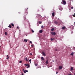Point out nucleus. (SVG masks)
<instances>
[{
	"instance_id": "f257e3e1",
	"label": "nucleus",
	"mask_w": 75,
	"mask_h": 75,
	"mask_svg": "<svg viewBox=\"0 0 75 75\" xmlns=\"http://www.w3.org/2000/svg\"><path fill=\"white\" fill-rule=\"evenodd\" d=\"M61 3L62 4H64V5L67 4V2H66L65 0H62Z\"/></svg>"
},
{
	"instance_id": "f03ea898",
	"label": "nucleus",
	"mask_w": 75,
	"mask_h": 75,
	"mask_svg": "<svg viewBox=\"0 0 75 75\" xmlns=\"http://www.w3.org/2000/svg\"><path fill=\"white\" fill-rule=\"evenodd\" d=\"M59 10H60L62 11L63 9L62 8V7H61V6H59Z\"/></svg>"
},
{
	"instance_id": "7ed1b4c3",
	"label": "nucleus",
	"mask_w": 75,
	"mask_h": 75,
	"mask_svg": "<svg viewBox=\"0 0 75 75\" xmlns=\"http://www.w3.org/2000/svg\"><path fill=\"white\" fill-rule=\"evenodd\" d=\"M23 71L24 72V73H25V74L26 73V72H28V70H24V69H23Z\"/></svg>"
},
{
	"instance_id": "20e7f679",
	"label": "nucleus",
	"mask_w": 75,
	"mask_h": 75,
	"mask_svg": "<svg viewBox=\"0 0 75 75\" xmlns=\"http://www.w3.org/2000/svg\"><path fill=\"white\" fill-rule=\"evenodd\" d=\"M51 34L52 35H56V33L55 32H52L51 33Z\"/></svg>"
},
{
	"instance_id": "39448f33",
	"label": "nucleus",
	"mask_w": 75,
	"mask_h": 75,
	"mask_svg": "<svg viewBox=\"0 0 75 75\" xmlns=\"http://www.w3.org/2000/svg\"><path fill=\"white\" fill-rule=\"evenodd\" d=\"M62 67L61 66H59V70H61V69H62Z\"/></svg>"
},
{
	"instance_id": "423d86ee",
	"label": "nucleus",
	"mask_w": 75,
	"mask_h": 75,
	"mask_svg": "<svg viewBox=\"0 0 75 75\" xmlns=\"http://www.w3.org/2000/svg\"><path fill=\"white\" fill-rule=\"evenodd\" d=\"M42 54L43 55V56H44L45 57L46 56V54L45 53V52H42Z\"/></svg>"
},
{
	"instance_id": "0eeeda50",
	"label": "nucleus",
	"mask_w": 75,
	"mask_h": 75,
	"mask_svg": "<svg viewBox=\"0 0 75 75\" xmlns=\"http://www.w3.org/2000/svg\"><path fill=\"white\" fill-rule=\"evenodd\" d=\"M54 23L55 24H58V23L57 21H54Z\"/></svg>"
},
{
	"instance_id": "6e6552de",
	"label": "nucleus",
	"mask_w": 75,
	"mask_h": 75,
	"mask_svg": "<svg viewBox=\"0 0 75 75\" xmlns=\"http://www.w3.org/2000/svg\"><path fill=\"white\" fill-rule=\"evenodd\" d=\"M46 64H48V60H47L46 61Z\"/></svg>"
},
{
	"instance_id": "1a4fd4ad",
	"label": "nucleus",
	"mask_w": 75,
	"mask_h": 75,
	"mask_svg": "<svg viewBox=\"0 0 75 75\" xmlns=\"http://www.w3.org/2000/svg\"><path fill=\"white\" fill-rule=\"evenodd\" d=\"M41 59L42 61H44V57H42L41 58Z\"/></svg>"
},
{
	"instance_id": "9d476101",
	"label": "nucleus",
	"mask_w": 75,
	"mask_h": 75,
	"mask_svg": "<svg viewBox=\"0 0 75 75\" xmlns=\"http://www.w3.org/2000/svg\"><path fill=\"white\" fill-rule=\"evenodd\" d=\"M55 14V13L53 12L52 13V15L53 17H54V14Z\"/></svg>"
},
{
	"instance_id": "9b49d317",
	"label": "nucleus",
	"mask_w": 75,
	"mask_h": 75,
	"mask_svg": "<svg viewBox=\"0 0 75 75\" xmlns=\"http://www.w3.org/2000/svg\"><path fill=\"white\" fill-rule=\"evenodd\" d=\"M42 30H40L39 31V33H42Z\"/></svg>"
},
{
	"instance_id": "f8f14e48",
	"label": "nucleus",
	"mask_w": 75,
	"mask_h": 75,
	"mask_svg": "<svg viewBox=\"0 0 75 75\" xmlns=\"http://www.w3.org/2000/svg\"><path fill=\"white\" fill-rule=\"evenodd\" d=\"M25 13H26V15L28 14V12H27V9H25Z\"/></svg>"
},
{
	"instance_id": "ddd939ff",
	"label": "nucleus",
	"mask_w": 75,
	"mask_h": 75,
	"mask_svg": "<svg viewBox=\"0 0 75 75\" xmlns=\"http://www.w3.org/2000/svg\"><path fill=\"white\" fill-rule=\"evenodd\" d=\"M27 41H28V40L27 39H24V41L25 42H27Z\"/></svg>"
},
{
	"instance_id": "4468645a",
	"label": "nucleus",
	"mask_w": 75,
	"mask_h": 75,
	"mask_svg": "<svg viewBox=\"0 0 75 75\" xmlns=\"http://www.w3.org/2000/svg\"><path fill=\"white\" fill-rule=\"evenodd\" d=\"M65 28L64 26H63L62 27V30H64V29H65Z\"/></svg>"
},
{
	"instance_id": "2eb2a0df",
	"label": "nucleus",
	"mask_w": 75,
	"mask_h": 75,
	"mask_svg": "<svg viewBox=\"0 0 75 75\" xmlns=\"http://www.w3.org/2000/svg\"><path fill=\"white\" fill-rule=\"evenodd\" d=\"M8 27L9 28H11V25H9L8 26Z\"/></svg>"
},
{
	"instance_id": "dca6fc26",
	"label": "nucleus",
	"mask_w": 75,
	"mask_h": 75,
	"mask_svg": "<svg viewBox=\"0 0 75 75\" xmlns=\"http://www.w3.org/2000/svg\"><path fill=\"white\" fill-rule=\"evenodd\" d=\"M70 4H71V2H73V0H70Z\"/></svg>"
},
{
	"instance_id": "f3484780",
	"label": "nucleus",
	"mask_w": 75,
	"mask_h": 75,
	"mask_svg": "<svg viewBox=\"0 0 75 75\" xmlns=\"http://www.w3.org/2000/svg\"><path fill=\"white\" fill-rule=\"evenodd\" d=\"M11 24L12 26L13 27H14V24H13V23H11Z\"/></svg>"
},
{
	"instance_id": "a211bd4d",
	"label": "nucleus",
	"mask_w": 75,
	"mask_h": 75,
	"mask_svg": "<svg viewBox=\"0 0 75 75\" xmlns=\"http://www.w3.org/2000/svg\"><path fill=\"white\" fill-rule=\"evenodd\" d=\"M74 52H72L71 53V55H74Z\"/></svg>"
},
{
	"instance_id": "6ab92c4d",
	"label": "nucleus",
	"mask_w": 75,
	"mask_h": 75,
	"mask_svg": "<svg viewBox=\"0 0 75 75\" xmlns=\"http://www.w3.org/2000/svg\"><path fill=\"white\" fill-rule=\"evenodd\" d=\"M51 31H54V28H52V29H51Z\"/></svg>"
},
{
	"instance_id": "aec40b11",
	"label": "nucleus",
	"mask_w": 75,
	"mask_h": 75,
	"mask_svg": "<svg viewBox=\"0 0 75 75\" xmlns=\"http://www.w3.org/2000/svg\"><path fill=\"white\" fill-rule=\"evenodd\" d=\"M29 61L30 63H31V59L29 60Z\"/></svg>"
},
{
	"instance_id": "412c9836",
	"label": "nucleus",
	"mask_w": 75,
	"mask_h": 75,
	"mask_svg": "<svg viewBox=\"0 0 75 75\" xmlns=\"http://www.w3.org/2000/svg\"><path fill=\"white\" fill-rule=\"evenodd\" d=\"M25 59H26V61H28V60L27 59V57H26Z\"/></svg>"
},
{
	"instance_id": "4be33fe9",
	"label": "nucleus",
	"mask_w": 75,
	"mask_h": 75,
	"mask_svg": "<svg viewBox=\"0 0 75 75\" xmlns=\"http://www.w3.org/2000/svg\"><path fill=\"white\" fill-rule=\"evenodd\" d=\"M7 57H8L6 58V59H8L9 58V57H8V55L7 56Z\"/></svg>"
},
{
	"instance_id": "5701e85b",
	"label": "nucleus",
	"mask_w": 75,
	"mask_h": 75,
	"mask_svg": "<svg viewBox=\"0 0 75 75\" xmlns=\"http://www.w3.org/2000/svg\"><path fill=\"white\" fill-rule=\"evenodd\" d=\"M73 70V67H71V70L72 71Z\"/></svg>"
},
{
	"instance_id": "b1692460",
	"label": "nucleus",
	"mask_w": 75,
	"mask_h": 75,
	"mask_svg": "<svg viewBox=\"0 0 75 75\" xmlns=\"http://www.w3.org/2000/svg\"><path fill=\"white\" fill-rule=\"evenodd\" d=\"M5 35H7V32H6L5 33Z\"/></svg>"
},
{
	"instance_id": "393cba45",
	"label": "nucleus",
	"mask_w": 75,
	"mask_h": 75,
	"mask_svg": "<svg viewBox=\"0 0 75 75\" xmlns=\"http://www.w3.org/2000/svg\"><path fill=\"white\" fill-rule=\"evenodd\" d=\"M41 28H44V26H43V25H42L41 26Z\"/></svg>"
},
{
	"instance_id": "a878e982",
	"label": "nucleus",
	"mask_w": 75,
	"mask_h": 75,
	"mask_svg": "<svg viewBox=\"0 0 75 75\" xmlns=\"http://www.w3.org/2000/svg\"><path fill=\"white\" fill-rule=\"evenodd\" d=\"M39 24H41V23H42V22H41V21H39Z\"/></svg>"
},
{
	"instance_id": "bb28decb",
	"label": "nucleus",
	"mask_w": 75,
	"mask_h": 75,
	"mask_svg": "<svg viewBox=\"0 0 75 75\" xmlns=\"http://www.w3.org/2000/svg\"><path fill=\"white\" fill-rule=\"evenodd\" d=\"M30 67V66L28 64V67H27V68H29Z\"/></svg>"
},
{
	"instance_id": "cd10ccee",
	"label": "nucleus",
	"mask_w": 75,
	"mask_h": 75,
	"mask_svg": "<svg viewBox=\"0 0 75 75\" xmlns=\"http://www.w3.org/2000/svg\"><path fill=\"white\" fill-rule=\"evenodd\" d=\"M31 31H32V33H34V31L33 30H31Z\"/></svg>"
},
{
	"instance_id": "c85d7f7f",
	"label": "nucleus",
	"mask_w": 75,
	"mask_h": 75,
	"mask_svg": "<svg viewBox=\"0 0 75 75\" xmlns=\"http://www.w3.org/2000/svg\"><path fill=\"white\" fill-rule=\"evenodd\" d=\"M74 15L73 16V17H75V13H74Z\"/></svg>"
},
{
	"instance_id": "c756f323",
	"label": "nucleus",
	"mask_w": 75,
	"mask_h": 75,
	"mask_svg": "<svg viewBox=\"0 0 75 75\" xmlns=\"http://www.w3.org/2000/svg\"><path fill=\"white\" fill-rule=\"evenodd\" d=\"M28 64H25V65L26 67H27V66H28Z\"/></svg>"
},
{
	"instance_id": "7c9ffc66",
	"label": "nucleus",
	"mask_w": 75,
	"mask_h": 75,
	"mask_svg": "<svg viewBox=\"0 0 75 75\" xmlns=\"http://www.w3.org/2000/svg\"><path fill=\"white\" fill-rule=\"evenodd\" d=\"M55 51H58V50L57 49H55Z\"/></svg>"
},
{
	"instance_id": "2f4dec72",
	"label": "nucleus",
	"mask_w": 75,
	"mask_h": 75,
	"mask_svg": "<svg viewBox=\"0 0 75 75\" xmlns=\"http://www.w3.org/2000/svg\"><path fill=\"white\" fill-rule=\"evenodd\" d=\"M35 66H36V67H37V66L38 64H35Z\"/></svg>"
},
{
	"instance_id": "473e14b6",
	"label": "nucleus",
	"mask_w": 75,
	"mask_h": 75,
	"mask_svg": "<svg viewBox=\"0 0 75 75\" xmlns=\"http://www.w3.org/2000/svg\"><path fill=\"white\" fill-rule=\"evenodd\" d=\"M51 41H53V39L52 38H51Z\"/></svg>"
},
{
	"instance_id": "72a5a7b5",
	"label": "nucleus",
	"mask_w": 75,
	"mask_h": 75,
	"mask_svg": "<svg viewBox=\"0 0 75 75\" xmlns=\"http://www.w3.org/2000/svg\"><path fill=\"white\" fill-rule=\"evenodd\" d=\"M22 62V61H21L19 62V63H21Z\"/></svg>"
},
{
	"instance_id": "f704fd0d",
	"label": "nucleus",
	"mask_w": 75,
	"mask_h": 75,
	"mask_svg": "<svg viewBox=\"0 0 75 75\" xmlns=\"http://www.w3.org/2000/svg\"><path fill=\"white\" fill-rule=\"evenodd\" d=\"M37 12H38L40 11V10H37Z\"/></svg>"
},
{
	"instance_id": "c9c22d12",
	"label": "nucleus",
	"mask_w": 75,
	"mask_h": 75,
	"mask_svg": "<svg viewBox=\"0 0 75 75\" xmlns=\"http://www.w3.org/2000/svg\"><path fill=\"white\" fill-rule=\"evenodd\" d=\"M30 55H33V53H30Z\"/></svg>"
},
{
	"instance_id": "e433bc0d",
	"label": "nucleus",
	"mask_w": 75,
	"mask_h": 75,
	"mask_svg": "<svg viewBox=\"0 0 75 75\" xmlns=\"http://www.w3.org/2000/svg\"><path fill=\"white\" fill-rule=\"evenodd\" d=\"M71 9H73V8H73V7H71Z\"/></svg>"
},
{
	"instance_id": "4c0bfd02",
	"label": "nucleus",
	"mask_w": 75,
	"mask_h": 75,
	"mask_svg": "<svg viewBox=\"0 0 75 75\" xmlns=\"http://www.w3.org/2000/svg\"><path fill=\"white\" fill-rule=\"evenodd\" d=\"M30 43H32V42L31 41H30Z\"/></svg>"
},
{
	"instance_id": "58836bf2",
	"label": "nucleus",
	"mask_w": 75,
	"mask_h": 75,
	"mask_svg": "<svg viewBox=\"0 0 75 75\" xmlns=\"http://www.w3.org/2000/svg\"><path fill=\"white\" fill-rule=\"evenodd\" d=\"M56 74H58V72L57 71L56 72Z\"/></svg>"
},
{
	"instance_id": "ea45409f",
	"label": "nucleus",
	"mask_w": 75,
	"mask_h": 75,
	"mask_svg": "<svg viewBox=\"0 0 75 75\" xmlns=\"http://www.w3.org/2000/svg\"><path fill=\"white\" fill-rule=\"evenodd\" d=\"M69 75H72V74H68Z\"/></svg>"
},
{
	"instance_id": "a19ab883",
	"label": "nucleus",
	"mask_w": 75,
	"mask_h": 75,
	"mask_svg": "<svg viewBox=\"0 0 75 75\" xmlns=\"http://www.w3.org/2000/svg\"><path fill=\"white\" fill-rule=\"evenodd\" d=\"M53 40H55V38H53Z\"/></svg>"
},
{
	"instance_id": "79ce46f5",
	"label": "nucleus",
	"mask_w": 75,
	"mask_h": 75,
	"mask_svg": "<svg viewBox=\"0 0 75 75\" xmlns=\"http://www.w3.org/2000/svg\"><path fill=\"white\" fill-rule=\"evenodd\" d=\"M17 28L18 29V28H18V27H17Z\"/></svg>"
},
{
	"instance_id": "37998d69",
	"label": "nucleus",
	"mask_w": 75,
	"mask_h": 75,
	"mask_svg": "<svg viewBox=\"0 0 75 75\" xmlns=\"http://www.w3.org/2000/svg\"><path fill=\"white\" fill-rule=\"evenodd\" d=\"M74 23V25H75V22Z\"/></svg>"
},
{
	"instance_id": "c03bdc74",
	"label": "nucleus",
	"mask_w": 75,
	"mask_h": 75,
	"mask_svg": "<svg viewBox=\"0 0 75 75\" xmlns=\"http://www.w3.org/2000/svg\"><path fill=\"white\" fill-rule=\"evenodd\" d=\"M26 28V25L25 26V28Z\"/></svg>"
},
{
	"instance_id": "a18cd8bd",
	"label": "nucleus",
	"mask_w": 75,
	"mask_h": 75,
	"mask_svg": "<svg viewBox=\"0 0 75 75\" xmlns=\"http://www.w3.org/2000/svg\"><path fill=\"white\" fill-rule=\"evenodd\" d=\"M31 47H33V45H31Z\"/></svg>"
},
{
	"instance_id": "49530a36",
	"label": "nucleus",
	"mask_w": 75,
	"mask_h": 75,
	"mask_svg": "<svg viewBox=\"0 0 75 75\" xmlns=\"http://www.w3.org/2000/svg\"><path fill=\"white\" fill-rule=\"evenodd\" d=\"M52 62H54V60H53Z\"/></svg>"
},
{
	"instance_id": "de8ad7c7",
	"label": "nucleus",
	"mask_w": 75,
	"mask_h": 75,
	"mask_svg": "<svg viewBox=\"0 0 75 75\" xmlns=\"http://www.w3.org/2000/svg\"><path fill=\"white\" fill-rule=\"evenodd\" d=\"M74 75H75V73H74Z\"/></svg>"
},
{
	"instance_id": "09e8293b",
	"label": "nucleus",
	"mask_w": 75,
	"mask_h": 75,
	"mask_svg": "<svg viewBox=\"0 0 75 75\" xmlns=\"http://www.w3.org/2000/svg\"><path fill=\"white\" fill-rule=\"evenodd\" d=\"M22 75H24V74H22Z\"/></svg>"
},
{
	"instance_id": "8fccbe9b",
	"label": "nucleus",
	"mask_w": 75,
	"mask_h": 75,
	"mask_svg": "<svg viewBox=\"0 0 75 75\" xmlns=\"http://www.w3.org/2000/svg\"><path fill=\"white\" fill-rule=\"evenodd\" d=\"M27 9H28V8H27Z\"/></svg>"
}]
</instances>
